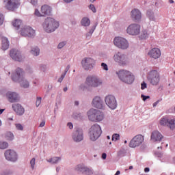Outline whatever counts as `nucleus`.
Listing matches in <instances>:
<instances>
[{"label": "nucleus", "mask_w": 175, "mask_h": 175, "mask_svg": "<svg viewBox=\"0 0 175 175\" xmlns=\"http://www.w3.org/2000/svg\"><path fill=\"white\" fill-rule=\"evenodd\" d=\"M148 55L151 59H158L161 56V51L159 48H152L148 51Z\"/></svg>", "instance_id": "obj_15"}, {"label": "nucleus", "mask_w": 175, "mask_h": 175, "mask_svg": "<svg viewBox=\"0 0 175 175\" xmlns=\"http://www.w3.org/2000/svg\"><path fill=\"white\" fill-rule=\"evenodd\" d=\"M101 68L105 71L109 70L107 64L104 62L101 63Z\"/></svg>", "instance_id": "obj_39"}, {"label": "nucleus", "mask_w": 175, "mask_h": 175, "mask_svg": "<svg viewBox=\"0 0 175 175\" xmlns=\"http://www.w3.org/2000/svg\"><path fill=\"white\" fill-rule=\"evenodd\" d=\"M8 147V144L5 142H0V149L4 150Z\"/></svg>", "instance_id": "obj_36"}, {"label": "nucleus", "mask_w": 175, "mask_h": 175, "mask_svg": "<svg viewBox=\"0 0 175 175\" xmlns=\"http://www.w3.org/2000/svg\"><path fill=\"white\" fill-rule=\"evenodd\" d=\"M146 16L150 21H156L154 13L152 10H148Z\"/></svg>", "instance_id": "obj_30"}, {"label": "nucleus", "mask_w": 175, "mask_h": 175, "mask_svg": "<svg viewBox=\"0 0 175 175\" xmlns=\"http://www.w3.org/2000/svg\"><path fill=\"white\" fill-rule=\"evenodd\" d=\"M160 103V100H158L157 101H156L155 103H154L153 104V107H155L157 106V105Z\"/></svg>", "instance_id": "obj_51"}, {"label": "nucleus", "mask_w": 175, "mask_h": 175, "mask_svg": "<svg viewBox=\"0 0 175 175\" xmlns=\"http://www.w3.org/2000/svg\"><path fill=\"white\" fill-rule=\"evenodd\" d=\"M131 18L134 22H139L142 20V14L138 9H133L131 12Z\"/></svg>", "instance_id": "obj_17"}, {"label": "nucleus", "mask_w": 175, "mask_h": 175, "mask_svg": "<svg viewBox=\"0 0 175 175\" xmlns=\"http://www.w3.org/2000/svg\"><path fill=\"white\" fill-rule=\"evenodd\" d=\"M144 172H150V168H149V167H146V168L144 169Z\"/></svg>", "instance_id": "obj_56"}, {"label": "nucleus", "mask_w": 175, "mask_h": 175, "mask_svg": "<svg viewBox=\"0 0 175 175\" xmlns=\"http://www.w3.org/2000/svg\"><path fill=\"white\" fill-rule=\"evenodd\" d=\"M12 107L17 115L22 116L25 113V109L21 104H12Z\"/></svg>", "instance_id": "obj_21"}, {"label": "nucleus", "mask_w": 175, "mask_h": 175, "mask_svg": "<svg viewBox=\"0 0 175 175\" xmlns=\"http://www.w3.org/2000/svg\"><path fill=\"white\" fill-rule=\"evenodd\" d=\"M65 76H66V73L62 75L61 77L59 78L58 81H59V83H62V81L64 80Z\"/></svg>", "instance_id": "obj_47"}, {"label": "nucleus", "mask_w": 175, "mask_h": 175, "mask_svg": "<svg viewBox=\"0 0 175 175\" xmlns=\"http://www.w3.org/2000/svg\"><path fill=\"white\" fill-rule=\"evenodd\" d=\"M159 124L161 126H167L171 129H174L175 128V119L169 118L167 117H163L160 121Z\"/></svg>", "instance_id": "obj_13"}, {"label": "nucleus", "mask_w": 175, "mask_h": 175, "mask_svg": "<svg viewBox=\"0 0 175 175\" xmlns=\"http://www.w3.org/2000/svg\"><path fill=\"white\" fill-rule=\"evenodd\" d=\"M4 2H7L5 5L6 9L8 10H14L17 9L18 6L20 5V0H5Z\"/></svg>", "instance_id": "obj_16"}, {"label": "nucleus", "mask_w": 175, "mask_h": 175, "mask_svg": "<svg viewBox=\"0 0 175 175\" xmlns=\"http://www.w3.org/2000/svg\"><path fill=\"white\" fill-rule=\"evenodd\" d=\"M16 126V129L18 131H23V126L22 124H15Z\"/></svg>", "instance_id": "obj_40"}, {"label": "nucleus", "mask_w": 175, "mask_h": 175, "mask_svg": "<svg viewBox=\"0 0 175 175\" xmlns=\"http://www.w3.org/2000/svg\"><path fill=\"white\" fill-rule=\"evenodd\" d=\"M3 23V16L2 14H0V26L2 25Z\"/></svg>", "instance_id": "obj_49"}, {"label": "nucleus", "mask_w": 175, "mask_h": 175, "mask_svg": "<svg viewBox=\"0 0 175 175\" xmlns=\"http://www.w3.org/2000/svg\"><path fill=\"white\" fill-rule=\"evenodd\" d=\"M5 138L7 140L11 141L14 139V135L12 133L10 132H7L5 135H4Z\"/></svg>", "instance_id": "obj_35"}, {"label": "nucleus", "mask_w": 175, "mask_h": 175, "mask_svg": "<svg viewBox=\"0 0 175 175\" xmlns=\"http://www.w3.org/2000/svg\"><path fill=\"white\" fill-rule=\"evenodd\" d=\"M31 5L35 6L36 5H37L38 1H37V0H31Z\"/></svg>", "instance_id": "obj_50"}, {"label": "nucleus", "mask_w": 175, "mask_h": 175, "mask_svg": "<svg viewBox=\"0 0 175 175\" xmlns=\"http://www.w3.org/2000/svg\"><path fill=\"white\" fill-rule=\"evenodd\" d=\"M90 23V20L86 17L82 18V21H81V25H82L83 27H89Z\"/></svg>", "instance_id": "obj_32"}, {"label": "nucleus", "mask_w": 175, "mask_h": 175, "mask_svg": "<svg viewBox=\"0 0 175 175\" xmlns=\"http://www.w3.org/2000/svg\"><path fill=\"white\" fill-rule=\"evenodd\" d=\"M12 79L14 82H19L23 88H29V82L23 77V72L21 68H18L12 75Z\"/></svg>", "instance_id": "obj_1"}, {"label": "nucleus", "mask_w": 175, "mask_h": 175, "mask_svg": "<svg viewBox=\"0 0 175 175\" xmlns=\"http://www.w3.org/2000/svg\"><path fill=\"white\" fill-rule=\"evenodd\" d=\"M146 88H147V84H146V83L143 82V83L141 84V88H142V90H145Z\"/></svg>", "instance_id": "obj_48"}, {"label": "nucleus", "mask_w": 175, "mask_h": 175, "mask_svg": "<svg viewBox=\"0 0 175 175\" xmlns=\"http://www.w3.org/2000/svg\"><path fill=\"white\" fill-rule=\"evenodd\" d=\"M68 126L70 129H73V124L70 122L68 124Z\"/></svg>", "instance_id": "obj_52"}, {"label": "nucleus", "mask_w": 175, "mask_h": 175, "mask_svg": "<svg viewBox=\"0 0 175 175\" xmlns=\"http://www.w3.org/2000/svg\"><path fill=\"white\" fill-rule=\"evenodd\" d=\"M12 25H13L14 27L18 29L20 26L22 25V21L19 19H15L12 22Z\"/></svg>", "instance_id": "obj_33"}, {"label": "nucleus", "mask_w": 175, "mask_h": 175, "mask_svg": "<svg viewBox=\"0 0 175 175\" xmlns=\"http://www.w3.org/2000/svg\"><path fill=\"white\" fill-rule=\"evenodd\" d=\"M113 60L120 66H126L130 63L129 55L122 52H117L116 54H114Z\"/></svg>", "instance_id": "obj_4"}, {"label": "nucleus", "mask_w": 175, "mask_h": 175, "mask_svg": "<svg viewBox=\"0 0 175 175\" xmlns=\"http://www.w3.org/2000/svg\"><path fill=\"white\" fill-rule=\"evenodd\" d=\"M10 56L13 60H15L17 62L22 61V57H21V53L19 52V51L16 49L10 50Z\"/></svg>", "instance_id": "obj_20"}, {"label": "nucleus", "mask_w": 175, "mask_h": 175, "mask_svg": "<svg viewBox=\"0 0 175 175\" xmlns=\"http://www.w3.org/2000/svg\"><path fill=\"white\" fill-rule=\"evenodd\" d=\"M133 166H129V170H133Z\"/></svg>", "instance_id": "obj_63"}, {"label": "nucleus", "mask_w": 175, "mask_h": 175, "mask_svg": "<svg viewBox=\"0 0 175 175\" xmlns=\"http://www.w3.org/2000/svg\"><path fill=\"white\" fill-rule=\"evenodd\" d=\"M6 97L8 98L9 102L12 103H16L18 100V94L13 92H8V93L6 94Z\"/></svg>", "instance_id": "obj_22"}, {"label": "nucleus", "mask_w": 175, "mask_h": 175, "mask_svg": "<svg viewBox=\"0 0 175 175\" xmlns=\"http://www.w3.org/2000/svg\"><path fill=\"white\" fill-rule=\"evenodd\" d=\"M169 3H174V1H173V0H169Z\"/></svg>", "instance_id": "obj_60"}, {"label": "nucleus", "mask_w": 175, "mask_h": 175, "mask_svg": "<svg viewBox=\"0 0 175 175\" xmlns=\"http://www.w3.org/2000/svg\"><path fill=\"white\" fill-rule=\"evenodd\" d=\"M31 53L34 56H38L40 54V49L38 47L36 46L31 50Z\"/></svg>", "instance_id": "obj_34"}, {"label": "nucleus", "mask_w": 175, "mask_h": 175, "mask_svg": "<svg viewBox=\"0 0 175 175\" xmlns=\"http://www.w3.org/2000/svg\"><path fill=\"white\" fill-rule=\"evenodd\" d=\"M5 111L4 109H0V115L2 114V113Z\"/></svg>", "instance_id": "obj_59"}, {"label": "nucleus", "mask_w": 175, "mask_h": 175, "mask_svg": "<svg viewBox=\"0 0 175 175\" xmlns=\"http://www.w3.org/2000/svg\"><path fill=\"white\" fill-rule=\"evenodd\" d=\"M141 98L144 100L146 101L148 99L150 98V96H145L144 94H141Z\"/></svg>", "instance_id": "obj_41"}, {"label": "nucleus", "mask_w": 175, "mask_h": 175, "mask_svg": "<svg viewBox=\"0 0 175 175\" xmlns=\"http://www.w3.org/2000/svg\"><path fill=\"white\" fill-rule=\"evenodd\" d=\"M163 137V135L159 131H154L151 134L150 139L153 142H161Z\"/></svg>", "instance_id": "obj_19"}, {"label": "nucleus", "mask_w": 175, "mask_h": 175, "mask_svg": "<svg viewBox=\"0 0 175 175\" xmlns=\"http://www.w3.org/2000/svg\"><path fill=\"white\" fill-rule=\"evenodd\" d=\"M1 49L3 51H6L8 49L9 46H10V44H9V41L8 40L5 38V37H3L2 39H1Z\"/></svg>", "instance_id": "obj_29"}, {"label": "nucleus", "mask_w": 175, "mask_h": 175, "mask_svg": "<svg viewBox=\"0 0 175 175\" xmlns=\"http://www.w3.org/2000/svg\"><path fill=\"white\" fill-rule=\"evenodd\" d=\"M92 105L96 109H102L103 108V101L100 97H94L92 100Z\"/></svg>", "instance_id": "obj_23"}, {"label": "nucleus", "mask_w": 175, "mask_h": 175, "mask_svg": "<svg viewBox=\"0 0 175 175\" xmlns=\"http://www.w3.org/2000/svg\"><path fill=\"white\" fill-rule=\"evenodd\" d=\"M73 0H64L67 3H70V2H72Z\"/></svg>", "instance_id": "obj_57"}, {"label": "nucleus", "mask_w": 175, "mask_h": 175, "mask_svg": "<svg viewBox=\"0 0 175 175\" xmlns=\"http://www.w3.org/2000/svg\"><path fill=\"white\" fill-rule=\"evenodd\" d=\"M107 139H111L110 136H107Z\"/></svg>", "instance_id": "obj_64"}, {"label": "nucleus", "mask_w": 175, "mask_h": 175, "mask_svg": "<svg viewBox=\"0 0 175 175\" xmlns=\"http://www.w3.org/2000/svg\"><path fill=\"white\" fill-rule=\"evenodd\" d=\"M75 105H77V106L79 105V101H75Z\"/></svg>", "instance_id": "obj_62"}, {"label": "nucleus", "mask_w": 175, "mask_h": 175, "mask_svg": "<svg viewBox=\"0 0 175 175\" xmlns=\"http://www.w3.org/2000/svg\"><path fill=\"white\" fill-rule=\"evenodd\" d=\"M141 25L138 23H131L126 28V33L131 36H137L141 33Z\"/></svg>", "instance_id": "obj_6"}, {"label": "nucleus", "mask_w": 175, "mask_h": 175, "mask_svg": "<svg viewBox=\"0 0 175 175\" xmlns=\"http://www.w3.org/2000/svg\"><path fill=\"white\" fill-rule=\"evenodd\" d=\"M77 170L81 172L82 173L87 172L89 174H93V171L86 167H85L83 165H77Z\"/></svg>", "instance_id": "obj_27"}, {"label": "nucleus", "mask_w": 175, "mask_h": 175, "mask_svg": "<svg viewBox=\"0 0 175 175\" xmlns=\"http://www.w3.org/2000/svg\"><path fill=\"white\" fill-rule=\"evenodd\" d=\"M81 64L85 70H89L94 68L96 62L92 57H85L82 59Z\"/></svg>", "instance_id": "obj_11"}, {"label": "nucleus", "mask_w": 175, "mask_h": 175, "mask_svg": "<svg viewBox=\"0 0 175 175\" xmlns=\"http://www.w3.org/2000/svg\"><path fill=\"white\" fill-rule=\"evenodd\" d=\"M59 27V22L51 17L46 18L43 23V29L47 33L54 32Z\"/></svg>", "instance_id": "obj_2"}, {"label": "nucleus", "mask_w": 175, "mask_h": 175, "mask_svg": "<svg viewBox=\"0 0 175 175\" xmlns=\"http://www.w3.org/2000/svg\"><path fill=\"white\" fill-rule=\"evenodd\" d=\"M83 131L82 130L78 129L77 131L74 133L73 139L77 142H79L83 140Z\"/></svg>", "instance_id": "obj_24"}, {"label": "nucleus", "mask_w": 175, "mask_h": 175, "mask_svg": "<svg viewBox=\"0 0 175 175\" xmlns=\"http://www.w3.org/2000/svg\"><path fill=\"white\" fill-rule=\"evenodd\" d=\"M64 91L66 92H67L68 91V88L67 87H65L64 88Z\"/></svg>", "instance_id": "obj_61"}, {"label": "nucleus", "mask_w": 175, "mask_h": 175, "mask_svg": "<svg viewBox=\"0 0 175 175\" xmlns=\"http://www.w3.org/2000/svg\"><path fill=\"white\" fill-rule=\"evenodd\" d=\"M118 77L122 81L127 84H132L135 81V76L133 74L126 70H120L118 72Z\"/></svg>", "instance_id": "obj_5"}, {"label": "nucleus", "mask_w": 175, "mask_h": 175, "mask_svg": "<svg viewBox=\"0 0 175 175\" xmlns=\"http://www.w3.org/2000/svg\"><path fill=\"white\" fill-rule=\"evenodd\" d=\"M66 44V42H60V43L59 44V45H58V49H62L63 47L65 46Z\"/></svg>", "instance_id": "obj_46"}, {"label": "nucleus", "mask_w": 175, "mask_h": 175, "mask_svg": "<svg viewBox=\"0 0 175 175\" xmlns=\"http://www.w3.org/2000/svg\"><path fill=\"white\" fill-rule=\"evenodd\" d=\"M113 44L122 50H126L129 47L128 40L122 37H116L113 40Z\"/></svg>", "instance_id": "obj_7"}, {"label": "nucleus", "mask_w": 175, "mask_h": 175, "mask_svg": "<svg viewBox=\"0 0 175 175\" xmlns=\"http://www.w3.org/2000/svg\"><path fill=\"white\" fill-rule=\"evenodd\" d=\"M45 125V122L42 121L40 124V127H43Z\"/></svg>", "instance_id": "obj_54"}, {"label": "nucleus", "mask_w": 175, "mask_h": 175, "mask_svg": "<svg viewBox=\"0 0 175 175\" xmlns=\"http://www.w3.org/2000/svg\"><path fill=\"white\" fill-rule=\"evenodd\" d=\"M144 142V136L142 135H135L130 142L129 146L131 148H137L140 146Z\"/></svg>", "instance_id": "obj_12"}, {"label": "nucleus", "mask_w": 175, "mask_h": 175, "mask_svg": "<svg viewBox=\"0 0 175 175\" xmlns=\"http://www.w3.org/2000/svg\"><path fill=\"white\" fill-rule=\"evenodd\" d=\"M120 135H119V134H117V133L113 134V135H112V137H111V140H112V141H114V142H116V141H118V140H120Z\"/></svg>", "instance_id": "obj_38"}, {"label": "nucleus", "mask_w": 175, "mask_h": 175, "mask_svg": "<svg viewBox=\"0 0 175 175\" xmlns=\"http://www.w3.org/2000/svg\"><path fill=\"white\" fill-rule=\"evenodd\" d=\"M120 171H117L115 174V175H120Z\"/></svg>", "instance_id": "obj_58"}, {"label": "nucleus", "mask_w": 175, "mask_h": 175, "mask_svg": "<svg viewBox=\"0 0 175 175\" xmlns=\"http://www.w3.org/2000/svg\"><path fill=\"white\" fill-rule=\"evenodd\" d=\"M104 119L103 113L100 112L98 110H96V116L94 122H100Z\"/></svg>", "instance_id": "obj_31"}, {"label": "nucleus", "mask_w": 175, "mask_h": 175, "mask_svg": "<svg viewBox=\"0 0 175 175\" xmlns=\"http://www.w3.org/2000/svg\"><path fill=\"white\" fill-rule=\"evenodd\" d=\"M41 13L42 16H49L51 13V8L47 5H44L41 8Z\"/></svg>", "instance_id": "obj_26"}, {"label": "nucleus", "mask_w": 175, "mask_h": 175, "mask_svg": "<svg viewBox=\"0 0 175 175\" xmlns=\"http://www.w3.org/2000/svg\"><path fill=\"white\" fill-rule=\"evenodd\" d=\"M148 79L152 85H157L160 82L159 72L156 70H151L148 77Z\"/></svg>", "instance_id": "obj_9"}, {"label": "nucleus", "mask_w": 175, "mask_h": 175, "mask_svg": "<svg viewBox=\"0 0 175 175\" xmlns=\"http://www.w3.org/2000/svg\"><path fill=\"white\" fill-rule=\"evenodd\" d=\"M102 84V81L96 76H88L85 85H81V89L85 90L89 88H96Z\"/></svg>", "instance_id": "obj_3"}, {"label": "nucleus", "mask_w": 175, "mask_h": 175, "mask_svg": "<svg viewBox=\"0 0 175 175\" xmlns=\"http://www.w3.org/2000/svg\"><path fill=\"white\" fill-rule=\"evenodd\" d=\"M102 133L101 128L97 124H94L92 128H90V131L89 132V136L92 141H96Z\"/></svg>", "instance_id": "obj_8"}, {"label": "nucleus", "mask_w": 175, "mask_h": 175, "mask_svg": "<svg viewBox=\"0 0 175 175\" xmlns=\"http://www.w3.org/2000/svg\"><path fill=\"white\" fill-rule=\"evenodd\" d=\"M21 36L31 38L35 36V30L29 26H25L21 29Z\"/></svg>", "instance_id": "obj_14"}, {"label": "nucleus", "mask_w": 175, "mask_h": 175, "mask_svg": "<svg viewBox=\"0 0 175 175\" xmlns=\"http://www.w3.org/2000/svg\"><path fill=\"white\" fill-rule=\"evenodd\" d=\"M41 101H42V98L41 97H38L37 100H36V107H38L40 106V105L41 104Z\"/></svg>", "instance_id": "obj_43"}, {"label": "nucleus", "mask_w": 175, "mask_h": 175, "mask_svg": "<svg viewBox=\"0 0 175 175\" xmlns=\"http://www.w3.org/2000/svg\"><path fill=\"white\" fill-rule=\"evenodd\" d=\"M35 15L37 16V17H42L44 15H42V12L40 13L38 10H36L35 11Z\"/></svg>", "instance_id": "obj_45"}, {"label": "nucleus", "mask_w": 175, "mask_h": 175, "mask_svg": "<svg viewBox=\"0 0 175 175\" xmlns=\"http://www.w3.org/2000/svg\"><path fill=\"white\" fill-rule=\"evenodd\" d=\"M60 159L59 157H53L50 159L48 161L52 163H57Z\"/></svg>", "instance_id": "obj_37"}, {"label": "nucleus", "mask_w": 175, "mask_h": 175, "mask_svg": "<svg viewBox=\"0 0 175 175\" xmlns=\"http://www.w3.org/2000/svg\"><path fill=\"white\" fill-rule=\"evenodd\" d=\"M70 70V66H68L66 69V71H65V74L66 75V73L68 72V71Z\"/></svg>", "instance_id": "obj_55"}, {"label": "nucleus", "mask_w": 175, "mask_h": 175, "mask_svg": "<svg viewBox=\"0 0 175 175\" xmlns=\"http://www.w3.org/2000/svg\"><path fill=\"white\" fill-rule=\"evenodd\" d=\"M150 36V32L148 29H142L139 35V40H146Z\"/></svg>", "instance_id": "obj_28"}, {"label": "nucleus", "mask_w": 175, "mask_h": 175, "mask_svg": "<svg viewBox=\"0 0 175 175\" xmlns=\"http://www.w3.org/2000/svg\"><path fill=\"white\" fill-rule=\"evenodd\" d=\"M96 109H92L89 111H88V118H89V120L92 122H95L96 118Z\"/></svg>", "instance_id": "obj_25"}, {"label": "nucleus", "mask_w": 175, "mask_h": 175, "mask_svg": "<svg viewBox=\"0 0 175 175\" xmlns=\"http://www.w3.org/2000/svg\"><path fill=\"white\" fill-rule=\"evenodd\" d=\"M101 157L103 159H105L107 158V154L105 153L102 154Z\"/></svg>", "instance_id": "obj_53"}, {"label": "nucleus", "mask_w": 175, "mask_h": 175, "mask_svg": "<svg viewBox=\"0 0 175 175\" xmlns=\"http://www.w3.org/2000/svg\"><path fill=\"white\" fill-rule=\"evenodd\" d=\"M35 161H36V159L35 158H33L31 161H30V164H31V167L32 168V170L34 169V167H35Z\"/></svg>", "instance_id": "obj_44"}, {"label": "nucleus", "mask_w": 175, "mask_h": 175, "mask_svg": "<svg viewBox=\"0 0 175 175\" xmlns=\"http://www.w3.org/2000/svg\"><path fill=\"white\" fill-rule=\"evenodd\" d=\"M105 103L107 105V107L112 110L116 109L118 107L116 98L114 96H112V94H109L108 96H106V97L105 98Z\"/></svg>", "instance_id": "obj_10"}, {"label": "nucleus", "mask_w": 175, "mask_h": 175, "mask_svg": "<svg viewBox=\"0 0 175 175\" xmlns=\"http://www.w3.org/2000/svg\"><path fill=\"white\" fill-rule=\"evenodd\" d=\"M5 157L7 160L10 161H16L17 160V154L12 150H7L4 153Z\"/></svg>", "instance_id": "obj_18"}, {"label": "nucleus", "mask_w": 175, "mask_h": 175, "mask_svg": "<svg viewBox=\"0 0 175 175\" xmlns=\"http://www.w3.org/2000/svg\"><path fill=\"white\" fill-rule=\"evenodd\" d=\"M89 9H90V10H92L93 13H96V8L93 4H90V5L89 6Z\"/></svg>", "instance_id": "obj_42"}]
</instances>
